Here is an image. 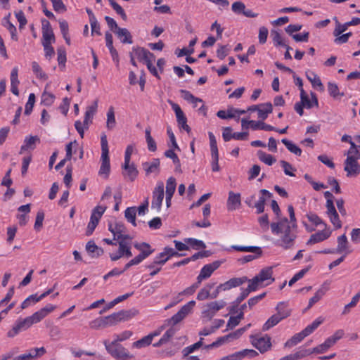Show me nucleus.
<instances>
[{"label": "nucleus", "instance_id": "obj_14", "mask_svg": "<svg viewBox=\"0 0 360 360\" xmlns=\"http://www.w3.org/2000/svg\"><path fill=\"white\" fill-rule=\"evenodd\" d=\"M55 309V307L52 304H47L46 307L41 308L39 311L34 312L32 316H27L32 326L34 323L40 322L45 318L49 313Z\"/></svg>", "mask_w": 360, "mask_h": 360}, {"label": "nucleus", "instance_id": "obj_47", "mask_svg": "<svg viewBox=\"0 0 360 360\" xmlns=\"http://www.w3.org/2000/svg\"><path fill=\"white\" fill-rule=\"evenodd\" d=\"M10 15V14L8 15ZM3 25L6 27L11 33L12 39L17 41L18 37L16 34V28L10 22L9 16L5 17L3 19Z\"/></svg>", "mask_w": 360, "mask_h": 360}, {"label": "nucleus", "instance_id": "obj_16", "mask_svg": "<svg viewBox=\"0 0 360 360\" xmlns=\"http://www.w3.org/2000/svg\"><path fill=\"white\" fill-rule=\"evenodd\" d=\"M46 352L44 347L32 348L28 352L15 357L13 360H35Z\"/></svg>", "mask_w": 360, "mask_h": 360}, {"label": "nucleus", "instance_id": "obj_54", "mask_svg": "<svg viewBox=\"0 0 360 360\" xmlns=\"http://www.w3.org/2000/svg\"><path fill=\"white\" fill-rule=\"evenodd\" d=\"M145 134L148 150L150 151H155L157 149L156 143L150 135V127L146 129Z\"/></svg>", "mask_w": 360, "mask_h": 360}, {"label": "nucleus", "instance_id": "obj_3", "mask_svg": "<svg viewBox=\"0 0 360 360\" xmlns=\"http://www.w3.org/2000/svg\"><path fill=\"white\" fill-rule=\"evenodd\" d=\"M101 165L100 167V169L98 172L99 175L103 176L104 178H108L110 171V159H109V149H108V143L107 140V136L105 134H103L101 137Z\"/></svg>", "mask_w": 360, "mask_h": 360}, {"label": "nucleus", "instance_id": "obj_21", "mask_svg": "<svg viewBox=\"0 0 360 360\" xmlns=\"http://www.w3.org/2000/svg\"><path fill=\"white\" fill-rule=\"evenodd\" d=\"M231 9L236 14H243L248 18H255L257 13L252 12L250 9H246L245 5L242 1H235L231 6Z\"/></svg>", "mask_w": 360, "mask_h": 360}, {"label": "nucleus", "instance_id": "obj_63", "mask_svg": "<svg viewBox=\"0 0 360 360\" xmlns=\"http://www.w3.org/2000/svg\"><path fill=\"white\" fill-rule=\"evenodd\" d=\"M307 217L310 222H311L315 226H319L323 224L325 228H326V224L322 221V219L315 213L309 212L307 214Z\"/></svg>", "mask_w": 360, "mask_h": 360}, {"label": "nucleus", "instance_id": "obj_44", "mask_svg": "<svg viewBox=\"0 0 360 360\" xmlns=\"http://www.w3.org/2000/svg\"><path fill=\"white\" fill-rule=\"evenodd\" d=\"M214 283H208L202 288L197 295V299L202 301L210 298V290L214 287Z\"/></svg>", "mask_w": 360, "mask_h": 360}, {"label": "nucleus", "instance_id": "obj_59", "mask_svg": "<svg viewBox=\"0 0 360 360\" xmlns=\"http://www.w3.org/2000/svg\"><path fill=\"white\" fill-rule=\"evenodd\" d=\"M322 322L323 319L321 318H318L311 324L307 326L303 331L307 336H308L312 333L322 323Z\"/></svg>", "mask_w": 360, "mask_h": 360}, {"label": "nucleus", "instance_id": "obj_12", "mask_svg": "<svg viewBox=\"0 0 360 360\" xmlns=\"http://www.w3.org/2000/svg\"><path fill=\"white\" fill-rule=\"evenodd\" d=\"M251 343L261 353L266 352L271 347V338L267 335L262 337L251 336Z\"/></svg>", "mask_w": 360, "mask_h": 360}, {"label": "nucleus", "instance_id": "obj_19", "mask_svg": "<svg viewBox=\"0 0 360 360\" xmlns=\"http://www.w3.org/2000/svg\"><path fill=\"white\" fill-rule=\"evenodd\" d=\"M195 304V302L192 300L188 302L186 304L184 305L180 310L175 314L172 318L171 321L174 324H176L184 319L188 315Z\"/></svg>", "mask_w": 360, "mask_h": 360}, {"label": "nucleus", "instance_id": "obj_37", "mask_svg": "<svg viewBox=\"0 0 360 360\" xmlns=\"http://www.w3.org/2000/svg\"><path fill=\"white\" fill-rule=\"evenodd\" d=\"M108 229L113 234L114 240H116L117 236H121V233L126 232V228L122 222H116L114 225L109 224Z\"/></svg>", "mask_w": 360, "mask_h": 360}, {"label": "nucleus", "instance_id": "obj_33", "mask_svg": "<svg viewBox=\"0 0 360 360\" xmlns=\"http://www.w3.org/2000/svg\"><path fill=\"white\" fill-rule=\"evenodd\" d=\"M335 250L337 253L345 252V255L349 254L352 252L349 249L348 240L345 234L338 238V246Z\"/></svg>", "mask_w": 360, "mask_h": 360}, {"label": "nucleus", "instance_id": "obj_25", "mask_svg": "<svg viewBox=\"0 0 360 360\" xmlns=\"http://www.w3.org/2000/svg\"><path fill=\"white\" fill-rule=\"evenodd\" d=\"M259 192L262 194V195L259 197V199L257 202H255L254 207L255 208L257 209V212L258 214L264 212L266 199L272 197V193L266 189H261Z\"/></svg>", "mask_w": 360, "mask_h": 360}, {"label": "nucleus", "instance_id": "obj_36", "mask_svg": "<svg viewBox=\"0 0 360 360\" xmlns=\"http://www.w3.org/2000/svg\"><path fill=\"white\" fill-rule=\"evenodd\" d=\"M273 107L271 103H265L259 105L258 110V117L264 120L267 118L268 115L271 113Z\"/></svg>", "mask_w": 360, "mask_h": 360}, {"label": "nucleus", "instance_id": "obj_60", "mask_svg": "<svg viewBox=\"0 0 360 360\" xmlns=\"http://www.w3.org/2000/svg\"><path fill=\"white\" fill-rule=\"evenodd\" d=\"M176 182L174 177H169L166 183V195H173L176 190Z\"/></svg>", "mask_w": 360, "mask_h": 360}, {"label": "nucleus", "instance_id": "obj_20", "mask_svg": "<svg viewBox=\"0 0 360 360\" xmlns=\"http://www.w3.org/2000/svg\"><path fill=\"white\" fill-rule=\"evenodd\" d=\"M55 36L50 22L44 20L42 21V44H51L55 42Z\"/></svg>", "mask_w": 360, "mask_h": 360}, {"label": "nucleus", "instance_id": "obj_35", "mask_svg": "<svg viewBox=\"0 0 360 360\" xmlns=\"http://www.w3.org/2000/svg\"><path fill=\"white\" fill-rule=\"evenodd\" d=\"M86 250L92 258L98 257L103 253V249L97 246L93 241H89L86 243Z\"/></svg>", "mask_w": 360, "mask_h": 360}, {"label": "nucleus", "instance_id": "obj_17", "mask_svg": "<svg viewBox=\"0 0 360 360\" xmlns=\"http://www.w3.org/2000/svg\"><path fill=\"white\" fill-rule=\"evenodd\" d=\"M258 355L257 352L251 349H245L239 352H236L230 355L226 356L219 360H242L245 357H255Z\"/></svg>", "mask_w": 360, "mask_h": 360}, {"label": "nucleus", "instance_id": "obj_18", "mask_svg": "<svg viewBox=\"0 0 360 360\" xmlns=\"http://www.w3.org/2000/svg\"><path fill=\"white\" fill-rule=\"evenodd\" d=\"M220 266V262L218 261L214 262L211 264H208L205 265L202 269L200 270V272L199 275L197 277V281L201 283V282L210 278L212 275V274Z\"/></svg>", "mask_w": 360, "mask_h": 360}, {"label": "nucleus", "instance_id": "obj_26", "mask_svg": "<svg viewBox=\"0 0 360 360\" xmlns=\"http://www.w3.org/2000/svg\"><path fill=\"white\" fill-rule=\"evenodd\" d=\"M311 100H310L304 89H302V94H300L301 103L307 108H311L314 105L318 106L319 102L317 97L314 93H311Z\"/></svg>", "mask_w": 360, "mask_h": 360}, {"label": "nucleus", "instance_id": "obj_61", "mask_svg": "<svg viewBox=\"0 0 360 360\" xmlns=\"http://www.w3.org/2000/svg\"><path fill=\"white\" fill-rule=\"evenodd\" d=\"M57 53H58V65L61 68H65V62H66V51L65 49L63 46L59 47L57 49Z\"/></svg>", "mask_w": 360, "mask_h": 360}, {"label": "nucleus", "instance_id": "obj_11", "mask_svg": "<svg viewBox=\"0 0 360 360\" xmlns=\"http://www.w3.org/2000/svg\"><path fill=\"white\" fill-rule=\"evenodd\" d=\"M31 326L32 324L27 317L25 319H18L15 322L11 329L7 332L6 335L8 338H13L20 333L27 330Z\"/></svg>", "mask_w": 360, "mask_h": 360}, {"label": "nucleus", "instance_id": "obj_55", "mask_svg": "<svg viewBox=\"0 0 360 360\" xmlns=\"http://www.w3.org/2000/svg\"><path fill=\"white\" fill-rule=\"evenodd\" d=\"M89 326L93 329H99L108 327L105 316L98 318L91 321L89 323Z\"/></svg>", "mask_w": 360, "mask_h": 360}, {"label": "nucleus", "instance_id": "obj_49", "mask_svg": "<svg viewBox=\"0 0 360 360\" xmlns=\"http://www.w3.org/2000/svg\"><path fill=\"white\" fill-rule=\"evenodd\" d=\"M281 142L286 146L288 150L290 151L291 153L297 155H301L302 154V150L297 146L295 144H294L292 141L286 139H283L281 140Z\"/></svg>", "mask_w": 360, "mask_h": 360}, {"label": "nucleus", "instance_id": "obj_46", "mask_svg": "<svg viewBox=\"0 0 360 360\" xmlns=\"http://www.w3.org/2000/svg\"><path fill=\"white\" fill-rule=\"evenodd\" d=\"M97 110V101L94 105L88 106L85 112V117L83 124L88 127L89 121L93 117Z\"/></svg>", "mask_w": 360, "mask_h": 360}, {"label": "nucleus", "instance_id": "obj_41", "mask_svg": "<svg viewBox=\"0 0 360 360\" xmlns=\"http://www.w3.org/2000/svg\"><path fill=\"white\" fill-rule=\"evenodd\" d=\"M305 337H307V335L303 330H302L300 333L294 335L290 339H289L285 343V347H292L300 342Z\"/></svg>", "mask_w": 360, "mask_h": 360}, {"label": "nucleus", "instance_id": "obj_13", "mask_svg": "<svg viewBox=\"0 0 360 360\" xmlns=\"http://www.w3.org/2000/svg\"><path fill=\"white\" fill-rule=\"evenodd\" d=\"M168 103L170 104L172 108L175 112L176 117V121L179 127L186 130L188 133L191 131L190 127L187 124V118L185 116L184 112L181 109L180 106L174 103L171 100H168Z\"/></svg>", "mask_w": 360, "mask_h": 360}, {"label": "nucleus", "instance_id": "obj_22", "mask_svg": "<svg viewBox=\"0 0 360 360\" xmlns=\"http://www.w3.org/2000/svg\"><path fill=\"white\" fill-rule=\"evenodd\" d=\"M131 53L138 59L144 61L145 63L150 60H155L154 54L142 47H133Z\"/></svg>", "mask_w": 360, "mask_h": 360}, {"label": "nucleus", "instance_id": "obj_29", "mask_svg": "<svg viewBox=\"0 0 360 360\" xmlns=\"http://www.w3.org/2000/svg\"><path fill=\"white\" fill-rule=\"evenodd\" d=\"M40 140L37 136H30L26 137L24 140V143L20 148V154H22L25 150L29 149L34 150L37 143H39Z\"/></svg>", "mask_w": 360, "mask_h": 360}, {"label": "nucleus", "instance_id": "obj_58", "mask_svg": "<svg viewBox=\"0 0 360 360\" xmlns=\"http://www.w3.org/2000/svg\"><path fill=\"white\" fill-rule=\"evenodd\" d=\"M322 322L323 319L321 318H318L311 324L307 326L303 331L307 336H308L312 333L322 323Z\"/></svg>", "mask_w": 360, "mask_h": 360}, {"label": "nucleus", "instance_id": "obj_40", "mask_svg": "<svg viewBox=\"0 0 360 360\" xmlns=\"http://www.w3.org/2000/svg\"><path fill=\"white\" fill-rule=\"evenodd\" d=\"M231 248L239 252H248L255 253L258 256H261L262 252L261 248L256 246L232 245Z\"/></svg>", "mask_w": 360, "mask_h": 360}, {"label": "nucleus", "instance_id": "obj_31", "mask_svg": "<svg viewBox=\"0 0 360 360\" xmlns=\"http://www.w3.org/2000/svg\"><path fill=\"white\" fill-rule=\"evenodd\" d=\"M160 160L158 158L153 159L152 162H146L142 164L143 169L146 172V175L150 173H159L160 171Z\"/></svg>", "mask_w": 360, "mask_h": 360}, {"label": "nucleus", "instance_id": "obj_42", "mask_svg": "<svg viewBox=\"0 0 360 360\" xmlns=\"http://www.w3.org/2000/svg\"><path fill=\"white\" fill-rule=\"evenodd\" d=\"M165 155L167 158H171L172 161H173L174 164L175 165V172L181 173V164L180 160L176 155V154L174 152L172 149H169L165 151Z\"/></svg>", "mask_w": 360, "mask_h": 360}, {"label": "nucleus", "instance_id": "obj_45", "mask_svg": "<svg viewBox=\"0 0 360 360\" xmlns=\"http://www.w3.org/2000/svg\"><path fill=\"white\" fill-rule=\"evenodd\" d=\"M32 70L37 78L43 80L48 79V75L42 70L37 62L33 61L32 63Z\"/></svg>", "mask_w": 360, "mask_h": 360}, {"label": "nucleus", "instance_id": "obj_2", "mask_svg": "<svg viewBox=\"0 0 360 360\" xmlns=\"http://www.w3.org/2000/svg\"><path fill=\"white\" fill-rule=\"evenodd\" d=\"M274 281L273 269L268 266L262 269L253 278L248 280L252 289L257 290L259 288L264 287Z\"/></svg>", "mask_w": 360, "mask_h": 360}, {"label": "nucleus", "instance_id": "obj_39", "mask_svg": "<svg viewBox=\"0 0 360 360\" xmlns=\"http://www.w3.org/2000/svg\"><path fill=\"white\" fill-rule=\"evenodd\" d=\"M249 124H250V127L253 130H258V129H262V130H265V131L275 130L274 127L267 124L262 121L257 122V121H254V120H250L249 122Z\"/></svg>", "mask_w": 360, "mask_h": 360}, {"label": "nucleus", "instance_id": "obj_5", "mask_svg": "<svg viewBox=\"0 0 360 360\" xmlns=\"http://www.w3.org/2000/svg\"><path fill=\"white\" fill-rule=\"evenodd\" d=\"M134 246L140 251V254L125 264V269H128L134 265L139 264L154 251L147 243H136Z\"/></svg>", "mask_w": 360, "mask_h": 360}, {"label": "nucleus", "instance_id": "obj_56", "mask_svg": "<svg viewBox=\"0 0 360 360\" xmlns=\"http://www.w3.org/2000/svg\"><path fill=\"white\" fill-rule=\"evenodd\" d=\"M136 207H128L124 212L125 218L129 222H131L134 226H136Z\"/></svg>", "mask_w": 360, "mask_h": 360}, {"label": "nucleus", "instance_id": "obj_7", "mask_svg": "<svg viewBox=\"0 0 360 360\" xmlns=\"http://www.w3.org/2000/svg\"><path fill=\"white\" fill-rule=\"evenodd\" d=\"M347 158L344 162V170L347 172V176H356L360 173V165L358 155H345Z\"/></svg>", "mask_w": 360, "mask_h": 360}, {"label": "nucleus", "instance_id": "obj_27", "mask_svg": "<svg viewBox=\"0 0 360 360\" xmlns=\"http://www.w3.org/2000/svg\"><path fill=\"white\" fill-rule=\"evenodd\" d=\"M246 281H248V279L246 276L240 277V278H233L229 280L228 281L220 284V288L224 287V290H228L233 288L238 287Z\"/></svg>", "mask_w": 360, "mask_h": 360}, {"label": "nucleus", "instance_id": "obj_32", "mask_svg": "<svg viewBox=\"0 0 360 360\" xmlns=\"http://www.w3.org/2000/svg\"><path fill=\"white\" fill-rule=\"evenodd\" d=\"M117 37L123 44H132V36L129 31L126 28H117V30H114Z\"/></svg>", "mask_w": 360, "mask_h": 360}, {"label": "nucleus", "instance_id": "obj_23", "mask_svg": "<svg viewBox=\"0 0 360 360\" xmlns=\"http://www.w3.org/2000/svg\"><path fill=\"white\" fill-rule=\"evenodd\" d=\"M331 234V231L329 229H325L321 231H319L314 234H312L308 241L307 242V245H313L321 241H323L328 238Z\"/></svg>", "mask_w": 360, "mask_h": 360}, {"label": "nucleus", "instance_id": "obj_28", "mask_svg": "<svg viewBox=\"0 0 360 360\" xmlns=\"http://www.w3.org/2000/svg\"><path fill=\"white\" fill-rule=\"evenodd\" d=\"M240 206V195L234 193L233 191L229 193L227 200V208L229 210H235Z\"/></svg>", "mask_w": 360, "mask_h": 360}, {"label": "nucleus", "instance_id": "obj_30", "mask_svg": "<svg viewBox=\"0 0 360 360\" xmlns=\"http://www.w3.org/2000/svg\"><path fill=\"white\" fill-rule=\"evenodd\" d=\"M329 283L325 282L321 287L316 291L314 296H313L309 301L308 308L311 307L315 303L319 302L326 292L329 290Z\"/></svg>", "mask_w": 360, "mask_h": 360}, {"label": "nucleus", "instance_id": "obj_50", "mask_svg": "<svg viewBox=\"0 0 360 360\" xmlns=\"http://www.w3.org/2000/svg\"><path fill=\"white\" fill-rule=\"evenodd\" d=\"M281 321V319L276 314L271 316L266 322L264 324L262 330L264 331L269 330L273 326L278 324Z\"/></svg>", "mask_w": 360, "mask_h": 360}, {"label": "nucleus", "instance_id": "obj_24", "mask_svg": "<svg viewBox=\"0 0 360 360\" xmlns=\"http://www.w3.org/2000/svg\"><path fill=\"white\" fill-rule=\"evenodd\" d=\"M122 169L124 170L122 174L125 179L133 181L136 178L139 172L134 164L130 165V162H124Z\"/></svg>", "mask_w": 360, "mask_h": 360}, {"label": "nucleus", "instance_id": "obj_52", "mask_svg": "<svg viewBox=\"0 0 360 360\" xmlns=\"http://www.w3.org/2000/svg\"><path fill=\"white\" fill-rule=\"evenodd\" d=\"M257 156L259 159L268 165H271L276 162V159L270 154H266L262 150H258Z\"/></svg>", "mask_w": 360, "mask_h": 360}, {"label": "nucleus", "instance_id": "obj_15", "mask_svg": "<svg viewBox=\"0 0 360 360\" xmlns=\"http://www.w3.org/2000/svg\"><path fill=\"white\" fill-rule=\"evenodd\" d=\"M182 255L178 253L173 248L166 247L164 249V251L160 253V257H164L166 256L165 259H154V261L148 264L146 267L148 269H152L155 266V265H163L171 257L173 256H181Z\"/></svg>", "mask_w": 360, "mask_h": 360}, {"label": "nucleus", "instance_id": "obj_9", "mask_svg": "<svg viewBox=\"0 0 360 360\" xmlns=\"http://www.w3.org/2000/svg\"><path fill=\"white\" fill-rule=\"evenodd\" d=\"M164 199V184L162 181L157 184L153 191V199L151 209L159 212L161 210L162 203Z\"/></svg>", "mask_w": 360, "mask_h": 360}, {"label": "nucleus", "instance_id": "obj_43", "mask_svg": "<svg viewBox=\"0 0 360 360\" xmlns=\"http://www.w3.org/2000/svg\"><path fill=\"white\" fill-rule=\"evenodd\" d=\"M116 120L115 117L114 108L110 106L107 112L106 127L109 130H112L115 127Z\"/></svg>", "mask_w": 360, "mask_h": 360}, {"label": "nucleus", "instance_id": "obj_4", "mask_svg": "<svg viewBox=\"0 0 360 360\" xmlns=\"http://www.w3.org/2000/svg\"><path fill=\"white\" fill-rule=\"evenodd\" d=\"M104 345L107 352L117 360H129L134 358V355L120 343L108 342L105 340Z\"/></svg>", "mask_w": 360, "mask_h": 360}, {"label": "nucleus", "instance_id": "obj_10", "mask_svg": "<svg viewBox=\"0 0 360 360\" xmlns=\"http://www.w3.org/2000/svg\"><path fill=\"white\" fill-rule=\"evenodd\" d=\"M119 246L118 251L114 253H110V258L112 261L115 262L122 257L129 258L133 255L131 252V245L124 241H117Z\"/></svg>", "mask_w": 360, "mask_h": 360}, {"label": "nucleus", "instance_id": "obj_57", "mask_svg": "<svg viewBox=\"0 0 360 360\" xmlns=\"http://www.w3.org/2000/svg\"><path fill=\"white\" fill-rule=\"evenodd\" d=\"M181 94L182 98L190 102V103H202V100L201 98L195 97L190 91L186 90H181Z\"/></svg>", "mask_w": 360, "mask_h": 360}, {"label": "nucleus", "instance_id": "obj_62", "mask_svg": "<svg viewBox=\"0 0 360 360\" xmlns=\"http://www.w3.org/2000/svg\"><path fill=\"white\" fill-rule=\"evenodd\" d=\"M360 299V291L356 293L352 299L351 302L346 304L342 311V314H347L349 312L350 309L355 307Z\"/></svg>", "mask_w": 360, "mask_h": 360}, {"label": "nucleus", "instance_id": "obj_48", "mask_svg": "<svg viewBox=\"0 0 360 360\" xmlns=\"http://www.w3.org/2000/svg\"><path fill=\"white\" fill-rule=\"evenodd\" d=\"M55 101V96L46 91H44L41 96V104L46 106H51Z\"/></svg>", "mask_w": 360, "mask_h": 360}, {"label": "nucleus", "instance_id": "obj_6", "mask_svg": "<svg viewBox=\"0 0 360 360\" xmlns=\"http://www.w3.org/2000/svg\"><path fill=\"white\" fill-rule=\"evenodd\" d=\"M226 305V302L224 300L207 303L202 306L201 316L206 321H210L217 312L223 309Z\"/></svg>", "mask_w": 360, "mask_h": 360}, {"label": "nucleus", "instance_id": "obj_51", "mask_svg": "<svg viewBox=\"0 0 360 360\" xmlns=\"http://www.w3.org/2000/svg\"><path fill=\"white\" fill-rule=\"evenodd\" d=\"M152 342V335H146L139 340H137L132 344V347L138 349H141L148 346Z\"/></svg>", "mask_w": 360, "mask_h": 360}, {"label": "nucleus", "instance_id": "obj_38", "mask_svg": "<svg viewBox=\"0 0 360 360\" xmlns=\"http://www.w3.org/2000/svg\"><path fill=\"white\" fill-rule=\"evenodd\" d=\"M277 315L281 319V320L288 317L290 315L291 310L288 308V304L285 302H279L276 307Z\"/></svg>", "mask_w": 360, "mask_h": 360}, {"label": "nucleus", "instance_id": "obj_64", "mask_svg": "<svg viewBox=\"0 0 360 360\" xmlns=\"http://www.w3.org/2000/svg\"><path fill=\"white\" fill-rule=\"evenodd\" d=\"M35 103V95L32 93L29 95L28 101L25 105V114L29 115L33 109Z\"/></svg>", "mask_w": 360, "mask_h": 360}, {"label": "nucleus", "instance_id": "obj_34", "mask_svg": "<svg viewBox=\"0 0 360 360\" xmlns=\"http://www.w3.org/2000/svg\"><path fill=\"white\" fill-rule=\"evenodd\" d=\"M306 77L310 81L313 87H316L321 91H324V86L321 79L315 72L308 70L306 72Z\"/></svg>", "mask_w": 360, "mask_h": 360}, {"label": "nucleus", "instance_id": "obj_8", "mask_svg": "<svg viewBox=\"0 0 360 360\" xmlns=\"http://www.w3.org/2000/svg\"><path fill=\"white\" fill-rule=\"evenodd\" d=\"M106 209V206L98 205L93 210L90 218V221L89 222L86 229V233L87 236H90L92 234L96 226L98 225L100 219L101 218L103 214L105 212Z\"/></svg>", "mask_w": 360, "mask_h": 360}, {"label": "nucleus", "instance_id": "obj_1", "mask_svg": "<svg viewBox=\"0 0 360 360\" xmlns=\"http://www.w3.org/2000/svg\"><path fill=\"white\" fill-rule=\"evenodd\" d=\"M290 221L286 217L280 219L278 222L271 224V229L274 234L279 235V245L285 248L292 246L296 234L295 231L297 229V221L292 205L288 206Z\"/></svg>", "mask_w": 360, "mask_h": 360}, {"label": "nucleus", "instance_id": "obj_53", "mask_svg": "<svg viewBox=\"0 0 360 360\" xmlns=\"http://www.w3.org/2000/svg\"><path fill=\"white\" fill-rule=\"evenodd\" d=\"M119 317L120 318V321H127L136 315L138 314V311L136 309H130V310H121L117 312Z\"/></svg>", "mask_w": 360, "mask_h": 360}]
</instances>
